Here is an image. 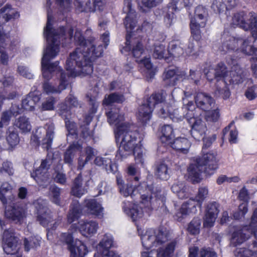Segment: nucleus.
Listing matches in <instances>:
<instances>
[{
	"mask_svg": "<svg viewBox=\"0 0 257 257\" xmlns=\"http://www.w3.org/2000/svg\"><path fill=\"white\" fill-rule=\"evenodd\" d=\"M75 43L78 47L70 53L67 58L65 69L69 72L67 74L62 69L59 70L60 82L58 89H65L68 85L67 78L82 74L90 75L93 71V62L97 58L102 56L103 49L101 45L96 47L95 38L92 37L86 39L81 33L75 36Z\"/></svg>",
	"mask_w": 257,
	"mask_h": 257,
	"instance_id": "nucleus-1",
	"label": "nucleus"
},
{
	"mask_svg": "<svg viewBox=\"0 0 257 257\" xmlns=\"http://www.w3.org/2000/svg\"><path fill=\"white\" fill-rule=\"evenodd\" d=\"M108 123L114 125V131L115 141L117 143L121 139L118 149L116 154L117 160L122 161L128 156L133 155L136 159L142 156L141 145L137 143L139 133L138 131L131 130L128 123L123 122L124 114L120 113V109L114 105H111L105 112Z\"/></svg>",
	"mask_w": 257,
	"mask_h": 257,
	"instance_id": "nucleus-2",
	"label": "nucleus"
},
{
	"mask_svg": "<svg viewBox=\"0 0 257 257\" xmlns=\"http://www.w3.org/2000/svg\"><path fill=\"white\" fill-rule=\"evenodd\" d=\"M116 173V181L119 193L124 197L130 196L136 202H138L136 201L137 195L141 199L140 203L143 206H136L130 209V215L134 221H137L143 216V207L148 208L151 207L153 195L156 200H164V197L161 195V189L156 188V191H154L153 184L148 185L144 182L138 185V183L133 181L125 183L120 174L117 172Z\"/></svg>",
	"mask_w": 257,
	"mask_h": 257,
	"instance_id": "nucleus-3",
	"label": "nucleus"
},
{
	"mask_svg": "<svg viewBox=\"0 0 257 257\" xmlns=\"http://www.w3.org/2000/svg\"><path fill=\"white\" fill-rule=\"evenodd\" d=\"M48 45L41 60V67L42 70L49 71L51 73L61 69L59 67V62L56 61L51 62V61L55 58L59 52L60 39L65 37L66 28L64 26H61L55 29L53 28L51 20L48 16L47 21L44 32Z\"/></svg>",
	"mask_w": 257,
	"mask_h": 257,
	"instance_id": "nucleus-4",
	"label": "nucleus"
},
{
	"mask_svg": "<svg viewBox=\"0 0 257 257\" xmlns=\"http://www.w3.org/2000/svg\"><path fill=\"white\" fill-rule=\"evenodd\" d=\"M196 106L201 109L206 111L207 121L216 122L220 116L219 110L216 108L211 110L215 104L214 99L205 93H199L195 97Z\"/></svg>",
	"mask_w": 257,
	"mask_h": 257,
	"instance_id": "nucleus-5",
	"label": "nucleus"
},
{
	"mask_svg": "<svg viewBox=\"0 0 257 257\" xmlns=\"http://www.w3.org/2000/svg\"><path fill=\"white\" fill-rule=\"evenodd\" d=\"M189 122L191 127L190 132L192 137L196 141L203 140V146L202 151L204 152V150L210 147L213 142L215 141L216 136L215 135H213L212 136L205 138L207 127L201 119H196L192 117L189 119Z\"/></svg>",
	"mask_w": 257,
	"mask_h": 257,
	"instance_id": "nucleus-6",
	"label": "nucleus"
},
{
	"mask_svg": "<svg viewBox=\"0 0 257 257\" xmlns=\"http://www.w3.org/2000/svg\"><path fill=\"white\" fill-rule=\"evenodd\" d=\"M166 97L162 92H155L147 98L146 103L142 104L139 110V115L144 123L150 120L152 112L156 104L161 103L165 100Z\"/></svg>",
	"mask_w": 257,
	"mask_h": 257,
	"instance_id": "nucleus-7",
	"label": "nucleus"
},
{
	"mask_svg": "<svg viewBox=\"0 0 257 257\" xmlns=\"http://www.w3.org/2000/svg\"><path fill=\"white\" fill-rule=\"evenodd\" d=\"M201 157L196 159V162L201 167L204 169V173L212 175L214 171L218 168L219 160L217 158L216 152H208L204 153Z\"/></svg>",
	"mask_w": 257,
	"mask_h": 257,
	"instance_id": "nucleus-8",
	"label": "nucleus"
},
{
	"mask_svg": "<svg viewBox=\"0 0 257 257\" xmlns=\"http://www.w3.org/2000/svg\"><path fill=\"white\" fill-rule=\"evenodd\" d=\"M3 240L4 242L3 248L8 254H14L19 249V238L15 235V229L9 228L3 232Z\"/></svg>",
	"mask_w": 257,
	"mask_h": 257,
	"instance_id": "nucleus-9",
	"label": "nucleus"
},
{
	"mask_svg": "<svg viewBox=\"0 0 257 257\" xmlns=\"http://www.w3.org/2000/svg\"><path fill=\"white\" fill-rule=\"evenodd\" d=\"M219 204L216 201L209 202L205 207L203 221L204 227L210 228L214 226L219 212Z\"/></svg>",
	"mask_w": 257,
	"mask_h": 257,
	"instance_id": "nucleus-10",
	"label": "nucleus"
},
{
	"mask_svg": "<svg viewBox=\"0 0 257 257\" xmlns=\"http://www.w3.org/2000/svg\"><path fill=\"white\" fill-rule=\"evenodd\" d=\"M249 229L245 225L240 227H234L230 233V243L233 246L236 247L244 242L249 237Z\"/></svg>",
	"mask_w": 257,
	"mask_h": 257,
	"instance_id": "nucleus-11",
	"label": "nucleus"
},
{
	"mask_svg": "<svg viewBox=\"0 0 257 257\" xmlns=\"http://www.w3.org/2000/svg\"><path fill=\"white\" fill-rule=\"evenodd\" d=\"M123 5V11L127 14L123 24L127 30H132L138 23L136 12L132 8V0H124Z\"/></svg>",
	"mask_w": 257,
	"mask_h": 257,
	"instance_id": "nucleus-12",
	"label": "nucleus"
},
{
	"mask_svg": "<svg viewBox=\"0 0 257 257\" xmlns=\"http://www.w3.org/2000/svg\"><path fill=\"white\" fill-rule=\"evenodd\" d=\"M37 210V220L43 226L48 227L49 223L53 221L51 212L39 200L34 203Z\"/></svg>",
	"mask_w": 257,
	"mask_h": 257,
	"instance_id": "nucleus-13",
	"label": "nucleus"
},
{
	"mask_svg": "<svg viewBox=\"0 0 257 257\" xmlns=\"http://www.w3.org/2000/svg\"><path fill=\"white\" fill-rule=\"evenodd\" d=\"M113 239L105 235L98 244L97 248L102 257H120L111 250L113 246Z\"/></svg>",
	"mask_w": 257,
	"mask_h": 257,
	"instance_id": "nucleus-14",
	"label": "nucleus"
},
{
	"mask_svg": "<svg viewBox=\"0 0 257 257\" xmlns=\"http://www.w3.org/2000/svg\"><path fill=\"white\" fill-rule=\"evenodd\" d=\"M5 213L8 218L19 222L23 220L25 216V210L23 207L12 203L6 206Z\"/></svg>",
	"mask_w": 257,
	"mask_h": 257,
	"instance_id": "nucleus-15",
	"label": "nucleus"
},
{
	"mask_svg": "<svg viewBox=\"0 0 257 257\" xmlns=\"http://www.w3.org/2000/svg\"><path fill=\"white\" fill-rule=\"evenodd\" d=\"M183 75L178 68H169L164 72L163 80L168 85L174 86L182 78Z\"/></svg>",
	"mask_w": 257,
	"mask_h": 257,
	"instance_id": "nucleus-16",
	"label": "nucleus"
},
{
	"mask_svg": "<svg viewBox=\"0 0 257 257\" xmlns=\"http://www.w3.org/2000/svg\"><path fill=\"white\" fill-rule=\"evenodd\" d=\"M196 210L195 200L189 199L182 204L181 208L174 215V218L178 221L181 222L189 213Z\"/></svg>",
	"mask_w": 257,
	"mask_h": 257,
	"instance_id": "nucleus-17",
	"label": "nucleus"
},
{
	"mask_svg": "<svg viewBox=\"0 0 257 257\" xmlns=\"http://www.w3.org/2000/svg\"><path fill=\"white\" fill-rule=\"evenodd\" d=\"M40 95L35 92H30L22 99V107L26 111H32L35 109L36 104L40 100Z\"/></svg>",
	"mask_w": 257,
	"mask_h": 257,
	"instance_id": "nucleus-18",
	"label": "nucleus"
},
{
	"mask_svg": "<svg viewBox=\"0 0 257 257\" xmlns=\"http://www.w3.org/2000/svg\"><path fill=\"white\" fill-rule=\"evenodd\" d=\"M82 145L78 142H74L70 144L64 153V162L68 165H72L74 157L77 151L81 152Z\"/></svg>",
	"mask_w": 257,
	"mask_h": 257,
	"instance_id": "nucleus-19",
	"label": "nucleus"
},
{
	"mask_svg": "<svg viewBox=\"0 0 257 257\" xmlns=\"http://www.w3.org/2000/svg\"><path fill=\"white\" fill-rule=\"evenodd\" d=\"M95 156L94 149L91 146H87L84 149L83 153L80 154L78 159L77 169L82 170L85 165L92 160Z\"/></svg>",
	"mask_w": 257,
	"mask_h": 257,
	"instance_id": "nucleus-20",
	"label": "nucleus"
},
{
	"mask_svg": "<svg viewBox=\"0 0 257 257\" xmlns=\"http://www.w3.org/2000/svg\"><path fill=\"white\" fill-rule=\"evenodd\" d=\"M78 227L79 231L85 236H91L95 234L98 228V223L93 221H81L79 222Z\"/></svg>",
	"mask_w": 257,
	"mask_h": 257,
	"instance_id": "nucleus-21",
	"label": "nucleus"
},
{
	"mask_svg": "<svg viewBox=\"0 0 257 257\" xmlns=\"http://www.w3.org/2000/svg\"><path fill=\"white\" fill-rule=\"evenodd\" d=\"M171 148L178 152L186 154L188 153L191 143L185 138H177L169 144Z\"/></svg>",
	"mask_w": 257,
	"mask_h": 257,
	"instance_id": "nucleus-22",
	"label": "nucleus"
},
{
	"mask_svg": "<svg viewBox=\"0 0 257 257\" xmlns=\"http://www.w3.org/2000/svg\"><path fill=\"white\" fill-rule=\"evenodd\" d=\"M222 50L225 52L237 51L238 49V42L241 41L239 39L235 38L230 35L222 37Z\"/></svg>",
	"mask_w": 257,
	"mask_h": 257,
	"instance_id": "nucleus-23",
	"label": "nucleus"
},
{
	"mask_svg": "<svg viewBox=\"0 0 257 257\" xmlns=\"http://www.w3.org/2000/svg\"><path fill=\"white\" fill-rule=\"evenodd\" d=\"M82 208L78 201H73L71 204L69 211L67 214V222L71 224L78 220L82 215Z\"/></svg>",
	"mask_w": 257,
	"mask_h": 257,
	"instance_id": "nucleus-24",
	"label": "nucleus"
},
{
	"mask_svg": "<svg viewBox=\"0 0 257 257\" xmlns=\"http://www.w3.org/2000/svg\"><path fill=\"white\" fill-rule=\"evenodd\" d=\"M94 162L97 166H104L107 173H111L115 174L118 172L117 164L112 162L110 159L97 157Z\"/></svg>",
	"mask_w": 257,
	"mask_h": 257,
	"instance_id": "nucleus-25",
	"label": "nucleus"
},
{
	"mask_svg": "<svg viewBox=\"0 0 257 257\" xmlns=\"http://www.w3.org/2000/svg\"><path fill=\"white\" fill-rule=\"evenodd\" d=\"M69 250L70 257H84L88 252L86 245L80 240H76Z\"/></svg>",
	"mask_w": 257,
	"mask_h": 257,
	"instance_id": "nucleus-26",
	"label": "nucleus"
},
{
	"mask_svg": "<svg viewBox=\"0 0 257 257\" xmlns=\"http://www.w3.org/2000/svg\"><path fill=\"white\" fill-rule=\"evenodd\" d=\"M187 172L189 178H190L193 183H199L201 179L200 178L201 174L204 173V169L201 167L199 164L195 161V164H190L187 168Z\"/></svg>",
	"mask_w": 257,
	"mask_h": 257,
	"instance_id": "nucleus-27",
	"label": "nucleus"
},
{
	"mask_svg": "<svg viewBox=\"0 0 257 257\" xmlns=\"http://www.w3.org/2000/svg\"><path fill=\"white\" fill-rule=\"evenodd\" d=\"M206 23L204 21L196 22L195 20H191L190 28L191 36L196 42H199L202 38L201 28H204Z\"/></svg>",
	"mask_w": 257,
	"mask_h": 257,
	"instance_id": "nucleus-28",
	"label": "nucleus"
},
{
	"mask_svg": "<svg viewBox=\"0 0 257 257\" xmlns=\"http://www.w3.org/2000/svg\"><path fill=\"white\" fill-rule=\"evenodd\" d=\"M85 207L91 214L96 216H103V208L96 199H90L85 200Z\"/></svg>",
	"mask_w": 257,
	"mask_h": 257,
	"instance_id": "nucleus-29",
	"label": "nucleus"
},
{
	"mask_svg": "<svg viewBox=\"0 0 257 257\" xmlns=\"http://www.w3.org/2000/svg\"><path fill=\"white\" fill-rule=\"evenodd\" d=\"M253 250L246 247H238L234 250L235 257H253L256 254L257 241H253L252 243Z\"/></svg>",
	"mask_w": 257,
	"mask_h": 257,
	"instance_id": "nucleus-30",
	"label": "nucleus"
},
{
	"mask_svg": "<svg viewBox=\"0 0 257 257\" xmlns=\"http://www.w3.org/2000/svg\"><path fill=\"white\" fill-rule=\"evenodd\" d=\"M31 177L40 185H43L47 182L48 177L47 171L39 168L33 169L31 172Z\"/></svg>",
	"mask_w": 257,
	"mask_h": 257,
	"instance_id": "nucleus-31",
	"label": "nucleus"
},
{
	"mask_svg": "<svg viewBox=\"0 0 257 257\" xmlns=\"http://www.w3.org/2000/svg\"><path fill=\"white\" fill-rule=\"evenodd\" d=\"M162 136L160 140L162 143L170 144L174 138V131L172 126L169 124H165L161 128Z\"/></svg>",
	"mask_w": 257,
	"mask_h": 257,
	"instance_id": "nucleus-32",
	"label": "nucleus"
},
{
	"mask_svg": "<svg viewBox=\"0 0 257 257\" xmlns=\"http://www.w3.org/2000/svg\"><path fill=\"white\" fill-rule=\"evenodd\" d=\"M179 1V0H172L171 2L169 3L168 5V11L164 16V19L165 21H168L169 26L172 25L175 12H176L177 10L180 9L178 8Z\"/></svg>",
	"mask_w": 257,
	"mask_h": 257,
	"instance_id": "nucleus-33",
	"label": "nucleus"
},
{
	"mask_svg": "<svg viewBox=\"0 0 257 257\" xmlns=\"http://www.w3.org/2000/svg\"><path fill=\"white\" fill-rule=\"evenodd\" d=\"M125 97L122 94L113 92L105 96L103 100V104L109 106L113 103H122L125 101Z\"/></svg>",
	"mask_w": 257,
	"mask_h": 257,
	"instance_id": "nucleus-34",
	"label": "nucleus"
},
{
	"mask_svg": "<svg viewBox=\"0 0 257 257\" xmlns=\"http://www.w3.org/2000/svg\"><path fill=\"white\" fill-rule=\"evenodd\" d=\"M15 125L23 133L30 132L32 129L29 118L25 116H20L16 119L15 121Z\"/></svg>",
	"mask_w": 257,
	"mask_h": 257,
	"instance_id": "nucleus-35",
	"label": "nucleus"
},
{
	"mask_svg": "<svg viewBox=\"0 0 257 257\" xmlns=\"http://www.w3.org/2000/svg\"><path fill=\"white\" fill-rule=\"evenodd\" d=\"M215 73L216 74V83L221 84L222 81H225V77L227 75V68L223 62H219L216 66Z\"/></svg>",
	"mask_w": 257,
	"mask_h": 257,
	"instance_id": "nucleus-36",
	"label": "nucleus"
},
{
	"mask_svg": "<svg viewBox=\"0 0 257 257\" xmlns=\"http://www.w3.org/2000/svg\"><path fill=\"white\" fill-rule=\"evenodd\" d=\"M201 220L198 217H194L188 223L186 230L191 235H196L200 231Z\"/></svg>",
	"mask_w": 257,
	"mask_h": 257,
	"instance_id": "nucleus-37",
	"label": "nucleus"
},
{
	"mask_svg": "<svg viewBox=\"0 0 257 257\" xmlns=\"http://www.w3.org/2000/svg\"><path fill=\"white\" fill-rule=\"evenodd\" d=\"M246 16V14L243 11L236 13L232 18L233 22L234 24L245 30L247 28H249L247 24L248 22V20L247 21L245 20Z\"/></svg>",
	"mask_w": 257,
	"mask_h": 257,
	"instance_id": "nucleus-38",
	"label": "nucleus"
},
{
	"mask_svg": "<svg viewBox=\"0 0 257 257\" xmlns=\"http://www.w3.org/2000/svg\"><path fill=\"white\" fill-rule=\"evenodd\" d=\"M73 243L74 237L72 233L69 232H62L60 234L58 240V243L59 244L61 245H66L69 250L74 244Z\"/></svg>",
	"mask_w": 257,
	"mask_h": 257,
	"instance_id": "nucleus-39",
	"label": "nucleus"
},
{
	"mask_svg": "<svg viewBox=\"0 0 257 257\" xmlns=\"http://www.w3.org/2000/svg\"><path fill=\"white\" fill-rule=\"evenodd\" d=\"M74 5L80 12L92 13L91 0H75Z\"/></svg>",
	"mask_w": 257,
	"mask_h": 257,
	"instance_id": "nucleus-40",
	"label": "nucleus"
},
{
	"mask_svg": "<svg viewBox=\"0 0 257 257\" xmlns=\"http://www.w3.org/2000/svg\"><path fill=\"white\" fill-rule=\"evenodd\" d=\"M155 175L161 180H167L169 178L168 166L164 162L157 163L156 167Z\"/></svg>",
	"mask_w": 257,
	"mask_h": 257,
	"instance_id": "nucleus-41",
	"label": "nucleus"
},
{
	"mask_svg": "<svg viewBox=\"0 0 257 257\" xmlns=\"http://www.w3.org/2000/svg\"><path fill=\"white\" fill-rule=\"evenodd\" d=\"M208 16L207 9L202 6L196 7L194 12V16L191 20H195L196 22L204 21L206 23V17Z\"/></svg>",
	"mask_w": 257,
	"mask_h": 257,
	"instance_id": "nucleus-42",
	"label": "nucleus"
},
{
	"mask_svg": "<svg viewBox=\"0 0 257 257\" xmlns=\"http://www.w3.org/2000/svg\"><path fill=\"white\" fill-rule=\"evenodd\" d=\"M6 13L4 16V18L6 22H8L12 19H14L18 15V13L15 11L10 5L7 4L3 8L0 9V13L3 14Z\"/></svg>",
	"mask_w": 257,
	"mask_h": 257,
	"instance_id": "nucleus-43",
	"label": "nucleus"
},
{
	"mask_svg": "<svg viewBox=\"0 0 257 257\" xmlns=\"http://www.w3.org/2000/svg\"><path fill=\"white\" fill-rule=\"evenodd\" d=\"M216 91L224 99H227L230 95L228 85L226 81H222L221 84L216 83Z\"/></svg>",
	"mask_w": 257,
	"mask_h": 257,
	"instance_id": "nucleus-44",
	"label": "nucleus"
},
{
	"mask_svg": "<svg viewBox=\"0 0 257 257\" xmlns=\"http://www.w3.org/2000/svg\"><path fill=\"white\" fill-rule=\"evenodd\" d=\"M41 240L35 237H30L29 238H25L24 245L25 250L27 252L31 249H36L40 245Z\"/></svg>",
	"mask_w": 257,
	"mask_h": 257,
	"instance_id": "nucleus-45",
	"label": "nucleus"
},
{
	"mask_svg": "<svg viewBox=\"0 0 257 257\" xmlns=\"http://www.w3.org/2000/svg\"><path fill=\"white\" fill-rule=\"evenodd\" d=\"M249 28L245 29V31L250 30L252 36L255 41L257 40V16L251 15L248 19Z\"/></svg>",
	"mask_w": 257,
	"mask_h": 257,
	"instance_id": "nucleus-46",
	"label": "nucleus"
},
{
	"mask_svg": "<svg viewBox=\"0 0 257 257\" xmlns=\"http://www.w3.org/2000/svg\"><path fill=\"white\" fill-rule=\"evenodd\" d=\"M158 114L161 118H166L167 117H169L173 121H179L182 120V116H180L179 117L175 116L176 112L175 111L171 112L168 109V107L165 109L164 107L161 108Z\"/></svg>",
	"mask_w": 257,
	"mask_h": 257,
	"instance_id": "nucleus-47",
	"label": "nucleus"
},
{
	"mask_svg": "<svg viewBox=\"0 0 257 257\" xmlns=\"http://www.w3.org/2000/svg\"><path fill=\"white\" fill-rule=\"evenodd\" d=\"M241 51L247 55L257 54V48L250 45V42L247 39L244 40L241 47Z\"/></svg>",
	"mask_w": 257,
	"mask_h": 257,
	"instance_id": "nucleus-48",
	"label": "nucleus"
},
{
	"mask_svg": "<svg viewBox=\"0 0 257 257\" xmlns=\"http://www.w3.org/2000/svg\"><path fill=\"white\" fill-rule=\"evenodd\" d=\"M231 123H230L228 125L226 126L222 131V135L223 137H224L225 136L229 133V138L228 141L229 142L232 144H236L237 143V138L238 136L237 131L234 130H230Z\"/></svg>",
	"mask_w": 257,
	"mask_h": 257,
	"instance_id": "nucleus-49",
	"label": "nucleus"
},
{
	"mask_svg": "<svg viewBox=\"0 0 257 257\" xmlns=\"http://www.w3.org/2000/svg\"><path fill=\"white\" fill-rule=\"evenodd\" d=\"M208 195V190L206 187H201L198 188V193L195 196L194 200H196L200 208L201 207L202 203Z\"/></svg>",
	"mask_w": 257,
	"mask_h": 257,
	"instance_id": "nucleus-50",
	"label": "nucleus"
},
{
	"mask_svg": "<svg viewBox=\"0 0 257 257\" xmlns=\"http://www.w3.org/2000/svg\"><path fill=\"white\" fill-rule=\"evenodd\" d=\"M126 31V35L125 36V46L123 47L121 49H120V51L122 54H124L125 55H127L130 53H132V47L131 44V39L132 37L133 31L134 30L135 28L132 30H127V29L125 27Z\"/></svg>",
	"mask_w": 257,
	"mask_h": 257,
	"instance_id": "nucleus-51",
	"label": "nucleus"
},
{
	"mask_svg": "<svg viewBox=\"0 0 257 257\" xmlns=\"http://www.w3.org/2000/svg\"><path fill=\"white\" fill-rule=\"evenodd\" d=\"M168 49L170 54L175 57H179L183 52V49L175 41L169 43Z\"/></svg>",
	"mask_w": 257,
	"mask_h": 257,
	"instance_id": "nucleus-52",
	"label": "nucleus"
},
{
	"mask_svg": "<svg viewBox=\"0 0 257 257\" xmlns=\"http://www.w3.org/2000/svg\"><path fill=\"white\" fill-rule=\"evenodd\" d=\"M145 52L144 45L141 41H138L134 45L132 50V54L136 60H140V58Z\"/></svg>",
	"mask_w": 257,
	"mask_h": 257,
	"instance_id": "nucleus-53",
	"label": "nucleus"
},
{
	"mask_svg": "<svg viewBox=\"0 0 257 257\" xmlns=\"http://www.w3.org/2000/svg\"><path fill=\"white\" fill-rule=\"evenodd\" d=\"M6 139L8 144L11 148L16 147L20 142L18 133L14 131L9 132Z\"/></svg>",
	"mask_w": 257,
	"mask_h": 257,
	"instance_id": "nucleus-54",
	"label": "nucleus"
},
{
	"mask_svg": "<svg viewBox=\"0 0 257 257\" xmlns=\"http://www.w3.org/2000/svg\"><path fill=\"white\" fill-rule=\"evenodd\" d=\"M248 211L247 204L246 203H242L239 204L238 210L234 212L233 216L234 219L239 220L244 217Z\"/></svg>",
	"mask_w": 257,
	"mask_h": 257,
	"instance_id": "nucleus-55",
	"label": "nucleus"
},
{
	"mask_svg": "<svg viewBox=\"0 0 257 257\" xmlns=\"http://www.w3.org/2000/svg\"><path fill=\"white\" fill-rule=\"evenodd\" d=\"M153 237L157 245H161L167 240V234L162 230L158 229L155 231Z\"/></svg>",
	"mask_w": 257,
	"mask_h": 257,
	"instance_id": "nucleus-56",
	"label": "nucleus"
},
{
	"mask_svg": "<svg viewBox=\"0 0 257 257\" xmlns=\"http://www.w3.org/2000/svg\"><path fill=\"white\" fill-rule=\"evenodd\" d=\"M142 243L144 248L147 250L146 252H150L149 250L154 246H157L153 235H148L147 237L144 236L142 238Z\"/></svg>",
	"mask_w": 257,
	"mask_h": 257,
	"instance_id": "nucleus-57",
	"label": "nucleus"
},
{
	"mask_svg": "<svg viewBox=\"0 0 257 257\" xmlns=\"http://www.w3.org/2000/svg\"><path fill=\"white\" fill-rule=\"evenodd\" d=\"M65 126L68 132L67 135L72 136L77 135V124L69 120L68 118L65 119Z\"/></svg>",
	"mask_w": 257,
	"mask_h": 257,
	"instance_id": "nucleus-58",
	"label": "nucleus"
},
{
	"mask_svg": "<svg viewBox=\"0 0 257 257\" xmlns=\"http://www.w3.org/2000/svg\"><path fill=\"white\" fill-rule=\"evenodd\" d=\"M126 172L128 176L129 177L127 179V181L130 180V181H133L139 183L140 177L137 175V169L134 165H130L128 166Z\"/></svg>",
	"mask_w": 257,
	"mask_h": 257,
	"instance_id": "nucleus-59",
	"label": "nucleus"
},
{
	"mask_svg": "<svg viewBox=\"0 0 257 257\" xmlns=\"http://www.w3.org/2000/svg\"><path fill=\"white\" fill-rule=\"evenodd\" d=\"M165 46L164 45H155L153 56L156 59H162L165 58Z\"/></svg>",
	"mask_w": 257,
	"mask_h": 257,
	"instance_id": "nucleus-60",
	"label": "nucleus"
},
{
	"mask_svg": "<svg viewBox=\"0 0 257 257\" xmlns=\"http://www.w3.org/2000/svg\"><path fill=\"white\" fill-rule=\"evenodd\" d=\"M51 199L53 203L60 205L61 189L56 186H54L51 189Z\"/></svg>",
	"mask_w": 257,
	"mask_h": 257,
	"instance_id": "nucleus-61",
	"label": "nucleus"
},
{
	"mask_svg": "<svg viewBox=\"0 0 257 257\" xmlns=\"http://www.w3.org/2000/svg\"><path fill=\"white\" fill-rule=\"evenodd\" d=\"M56 100L54 97H50L46 99V101L42 104V110H53L55 108Z\"/></svg>",
	"mask_w": 257,
	"mask_h": 257,
	"instance_id": "nucleus-62",
	"label": "nucleus"
},
{
	"mask_svg": "<svg viewBox=\"0 0 257 257\" xmlns=\"http://www.w3.org/2000/svg\"><path fill=\"white\" fill-rule=\"evenodd\" d=\"M0 173L7 174L10 176L14 174V169L12 163L8 161H5L2 164V166L0 167Z\"/></svg>",
	"mask_w": 257,
	"mask_h": 257,
	"instance_id": "nucleus-63",
	"label": "nucleus"
},
{
	"mask_svg": "<svg viewBox=\"0 0 257 257\" xmlns=\"http://www.w3.org/2000/svg\"><path fill=\"white\" fill-rule=\"evenodd\" d=\"M199 257H217V255L212 248L203 247L200 250Z\"/></svg>",
	"mask_w": 257,
	"mask_h": 257,
	"instance_id": "nucleus-64",
	"label": "nucleus"
}]
</instances>
